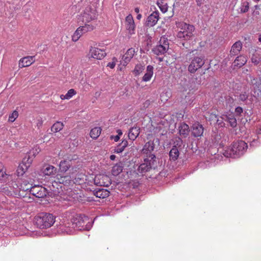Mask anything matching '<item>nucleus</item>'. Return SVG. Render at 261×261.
<instances>
[{"mask_svg": "<svg viewBox=\"0 0 261 261\" xmlns=\"http://www.w3.org/2000/svg\"><path fill=\"white\" fill-rule=\"evenodd\" d=\"M251 61L253 63H254L255 65H257L260 62V58L256 57L255 55H253L252 57L251 58Z\"/></svg>", "mask_w": 261, "mask_h": 261, "instance_id": "44", "label": "nucleus"}, {"mask_svg": "<svg viewBox=\"0 0 261 261\" xmlns=\"http://www.w3.org/2000/svg\"><path fill=\"white\" fill-rule=\"evenodd\" d=\"M140 134V127L138 126H134L129 128L128 130V137L130 140L134 141L139 136Z\"/></svg>", "mask_w": 261, "mask_h": 261, "instance_id": "17", "label": "nucleus"}, {"mask_svg": "<svg viewBox=\"0 0 261 261\" xmlns=\"http://www.w3.org/2000/svg\"><path fill=\"white\" fill-rule=\"evenodd\" d=\"M145 69V65L144 63H138L136 65L133 70V73L135 76L140 75Z\"/></svg>", "mask_w": 261, "mask_h": 261, "instance_id": "32", "label": "nucleus"}, {"mask_svg": "<svg viewBox=\"0 0 261 261\" xmlns=\"http://www.w3.org/2000/svg\"><path fill=\"white\" fill-rule=\"evenodd\" d=\"M96 184H97V185L98 184L100 186H108V184L105 185V182H101L100 181H99V182H96Z\"/></svg>", "mask_w": 261, "mask_h": 261, "instance_id": "55", "label": "nucleus"}, {"mask_svg": "<svg viewBox=\"0 0 261 261\" xmlns=\"http://www.w3.org/2000/svg\"><path fill=\"white\" fill-rule=\"evenodd\" d=\"M125 25L130 35H133L135 33V24L133 17L131 14H129L126 17Z\"/></svg>", "mask_w": 261, "mask_h": 261, "instance_id": "13", "label": "nucleus"}, {"mask_svg": "<svg viewBox=\"0 0 261 261\" xmlns=\"http://www.w3.org/2000/svg\"><path fill=\"white\" fill-rule=\"evenodd\" d=\"M89 218L84 215L76 214L73 216L70 222H64L59 226V229L67 234L72 233L75 230H89L91 225Z\"/></svg>", "mask_w": 261, "mask_h": 261, "instance_id": "1", "label": "nucleus"}, {"mask_svg": "<svg viewBox=\"0 0 261 261\" xmlns=\"http://www.w3.org/2000/svg\"><path fill=\"white\" fill-rule=\"evenodd\" d=\"M35 61V56H27L23 57L20 59L18 67L20 68L29 67L34 63Z\"/></svg>", "mask_w": 261, "mask_h": 261, "instance_id": "14", "label": "nucleus"}, {"mask_svg": "<svg viewBox=\"0 0 261 261\" xmlns=\"http://www.w3.org/2000/svg\"><path fill=\"white\" fill-rule=\"evenodd\" d=\"M249 3L247 1H243L241 3L240 7L241 12L242 13H246L249 10Z\"/></svg>", "mask_w": 261, "mask_h": 261, "instance_id": "38", "label": "nucleus"}, {"mask_svg": "<svg viewBox=\"0 0 261 261\" xmlns=\"http://www.w3.org/2000/svg\"><path fill=\"white\" fill-rule=\"evenodd\" d=\"M29 188L30 193L37 198H43L46 195V189L42 186L35 185Z\"/></svg>", "mask_w": 261, "mask_h": 261, "instance_id": "10", "label": "nucleus"}, {"mask_svg": "<svg viewBox=\"0 0 261 261\" xmlns=\"http://www.w3.org/2000/svg\"><path fill=\"white\" fill-rule=\"evenodd\" d=\"M158 5L159 6L161 11L163 13H165L168 10V7L166 4H164L163 3H162L161 4L160 3H158Z\"/></svg>", "mask_w": 261, "mask_h": 261, "instance_id": "42", "label": "nucleus"}, {"mask_svg": "<svg viewBox=\"0 0 261 261\" xmlns=\"http://www.w3.org/2000/svg\"><path fill=\"white\" fill-rule=\"evenodd\" d=\"M135 49L133 48H129L122 58L121 64L123 65H127L134 57L135 54Z\"/></svg>", "mask_w": 261, "mask_h": 261, "instance_id": "16", "label": "nucleus"}, {"mask_svg": "<svg viewBox=\"0 0 261 261\" xmlns=\"http://www.w3.org/2000/svg\"><path fill=\"white\" fill-rule=\"evenodd\" d=\"M115 65H116V64H115V62H109L107 66L109 67L111 69H113L115 67Z\"/></svg>", "mask_w": 261, "mask_h": 261, "instance_id": "49", "label": "nucleus"}, {"mask_svg": "<svg viewBox=\"0 0 261 261\" xmlns=\"http://www.w3.org/2000/svg\"><path fill=\"white\" fill-rule=\"evenodd\" d=\"M74 33L77 35L80 38L84 34L79 28L76 30Z\"/></svg>", "mask_w": 261, "mask_h": 261, "instance_id": "47", "label": "nucleus"}, {"mask_svg": "<svg viewBox=\"0 0 261 261\" xmlns=\"http://www.w3.org/2000/svg\"><path fill=\"white\" fill-rule=\"evenodd\" d=\"M31 187H33L32 185L26 184L25 181H23V183L21 185L20 189L24 191H28L29 190V192H30V189L29 188H31Z\"/></svg>", "mask_w": 261, "mask_h": 261, "instance_id": "41", "label": "nucleus"}, {"mask_svg": "<svg viewBox=\"0 0 261 261\" xmlns=\"http://www.w3.org/2000/svg\"><path fill=\"white\" fill-rule=\"evenodd\" d=\"M55 222V217L50 213H41L35 216L34 222L38 228L46 229L50 227Z\"/></svg>", "mask_w": 261, "mask_h": 261, "instance_id": "3", "label": "nucleus"}, {"mask_svg": "<svg viewBox=\"0 0 261 261\" xmlns=\"http://www.w3.org/2000/svg\"><path fill=\"white\" fill-rule=\"evenodd\" d=\"M168 48L169 42L168 39L164 37H162L159 41V44L154 46L152 51L154 54L159 56L164 55L167 52Z\"/></svg>", "mask_w": 261, "mask_h": 261, "instance_id": "8", "label": "nucleus"}, {"mask_svg": "<svg viewBox=\"0 0 261 261\" xmlns=\"http://www.w3.org/2000/svg\"><path fill=\"white\" fill-rule=\"evenodd\" d=\"M70 161L62 160L60 162L59 167L61 172H66L71 167Z\"/></svg>", "mask_w": 261, "mask_h": 261, "instance_id": "29", "label": "nucleus"}, {"mask_svg": "<svg viewBox=\"0 0 261 261\" xmlns=\"http://www.w3.org/2000/svg\"><path fill=\"white\" fill-rule=\"evenodd\" d=\"M156 157L153 154H150L149 156L144 160V163L141 164L138 169V172L143 174L149 171L154 164Z\"/></svg>", "mask_w": 261, "mask_h": 261, "instance_id": "7", "label": "nucleus"}, {"mask_svg": "<svg viewBox=\"0 0 261 261\" xmlns=\"http://www.w3.org/2000/svg\"><path fill=\"white\" fill-rule=\"evenodd\" d=\"M243 108L241 107H237L235 109V114L237 116H241V114L243 113Z\"/></svg>", "mask_w": 261, "mask_h": 261, "instance_id": "45", "label": "nucleus"}, {"mask_svg": "<svg viewBox=\"0 0 261 261\" xmlns=\"http://www.w3.org/2000/svg\"><path fill=\"white\" fill-rule=\"evenodd\" d=\"M134 11H135V12L137 14H139L140 12V9L138 7L135 8Z\"/></svg>", "mask_w": 261, "mask_h": 261, "instance_id": "56", "label": "nucleus"}, {"mask_svg": "<svg viewBox=\"0 0 261 261\" xmlns=\"http://www.w3.org/2000/svg\"><path fill=\"white\" fill-rule=\"evenodd\" d=\"M242 48V44L241 41H237L235 42L231 48L230 51V56H235L238 55Z\"/></svg>", "mask_w": 261, "mask_h": 261, "instance_id": "20", "label": "nucleus"}, {"mask_svg": "<svg viewBox=\"0 0 261 261\" xmlns=\"http://www.w3.org/2000/svg\"><path fill=\"white\" fill-rule=\"evenodd\" d=\"M179 135L182 138H186L190 132L189 127L188 124L183 122L181 123L178 127Z\"/></svg>", "mask_w": 261, "mask_h": 261, "instance_id": "21", "label": "nucleus"}, {"mask_svg": "<svg viewBox=\"0 0 261 261\" xmlns=\"http://www.w3.org/2000/svg\"><path fill=\"white\" fill-rule=\"evenodd\" d=\"M226 101L227 103L231 105L233 103L234 99L232 97L229 96L226 98Z\"/></svg>", "mask_w": 261, "mask_h": 261, "instance_id": "48", "label": "nucleus"}, {"mask_svg": "<svg viewBox=\"0 0 261 261\" xmlns=\"http://www.w3.org/2000/svg\"><path fill=\"white\" fill-rule=\"evenodd\" d=\"M128 142L126 140H123L114 149V152L116 153H121L128 146Z\"/></svg>", "mask_w": 261, "mask_h": 261, "instance_id": "27", "label": "nucleus"}, {"mask_svg": "<svg viewBox=\"0 0 261 261\" xmlns=\"http://www.w3.org/2000/svg\"><path fill=\"white\" fill-rule=\"evenodd\" d=\"M223 119L224 121H227L229 125L234 128L237 125V119L233 114H227L226 115H223Z\"/></svg>", "mask_w": 261, "mask_h": 261, "instance_id": "18", "label": "nucleus"}, {"mask_svg": "<svg viewBox=\"0 0 261 261\" xmlns=\"http://www.w3.org/2000/svg\"><path fill=\"white\" fill-rule=\"evenodd\" d=\"M80 24H84V25L80 26L79 27V29L81 30V31L84 34L88 32H90L93 31L96 27V24L92 22V23H79Z\"/></svg>", "mask_w": 261, "mask_h": 261, "instance_id": "19", "label": "nucleus"}, {"mask_svg": "<svg viewBox=\"0 0 261 261\" xmlns=\"http://www.w3.org/2000/svg\"><path fill=\"white\" fill-rule=\"evenodd\" d=\"M179 155V149L175 145L173 146L169 152V157L171 161H176Z\"/></svg>", "mask_w": 261, "mask_h": 261, "instance_id": "28", "label": "nucleus"}, {"mask_svg": "<svg viewBox=\"0 0 261 261\" xmlns=\"http://www.w3.org/2000/svg\"><path fill=\"white\" fill-rule=\"evenodd\" d=\"M251 83L255 93L257 91L261 92V78H253L251 80Z\"/></svg>", "mask_w": 261, "mask_h": 261, "instance_id": "24", "label": "nucleus"}, {"mask_svg": "<svg viewBox=\"0 0 261 261\" xmlns=\"http://www.w3.org/2000/svg\"><path fill=\"white\" fill-rule=\"evenodd\" d=\"M106 56L104 50L96 47H91L88 54L89 58H92L97 60H101Z\"/></svg>", "mask_w": 261, "mask_h": 261, "instance_id": "9", "label": "nucleus"}, {"mask_svg": "<svg viewBox=\"0 0 261 261\" xmlns=\"http://www.w3.org/2000/svg\"><path fill=\"white\" fill-rule=\"evenodd\" d=\"M254 2L255 3H257L258 2H259L260 0H253Z\"/></svg>", "mask_w": 261, "mask_h": 261, "instance_id": "63", "label": "nucleus"}, {"mask_svg": "<svg viewBox=\"0 0 261 261\" xmlns=\"http://www.w3.org/2000/svg\"><path fill=\"white\" fill-rule=\"evenodd\" d=\"M205 63L204 57L202 55L195 56L191 59L190 64L188 66V71L191 73H194L201 68Z\"/></svg>", "mask_w": 261, "mask_h": 261, "instance_id": "6", "label": "nucleus"}, {"mask_svg": "<svg viewBox=\"0 0 261 261\" xmlns=\"http://www.w3.org/2000/svg\"><path fill=\"white\" fill-rule=\"evenodd\" d=\"M102 178V179H105V178H108V177L106 176V175H99L98 176H96L95 177V181L96 182L97 179H99V178Z\"/></svg>", "mask_w": 261, "mask_h": 261, "instance_id": "53", "label": "nucleus"}, {"mask_svg": "<svg viewBox=\"0 0 261 261\" xmlns=\"http://www.w3.org/2000/svg\"><path fill=\"white\" fill-rule=\"evenodd\" d=\"M28 166L25 164L19 165L17 167L16 173L18 176H22L26 172Z\"/></svg>", "mask_w": 261, "mask_h": 261, "instance_id": "37", "label": "nucleus"}, {"mask_svg": "<svg viewBox=\"0 0 261 261\" xmlns=\"http://www.w3.org/2000/svg\"><path fill=\"white\" fill-rule=\"evenodd\" d=\"M154 143L153 141H149L146 142L143 146L142 152L143 153L150 155L151 152L154 150Z\"/></svg>", "mask_w": 261, "mask_h": 261, "instance_id": "22", "label": "nucleus"}, {"mask_svg": "<svg viewBox=\"0 0 261 261\" xmlns=\"http://www.w3.org/2000/svg\"><path fill=\"white\" fill-rule=\"evenodd\" d=\"M254 8L255 9L257 10V9H259V5H255L254 6Z\"/></svg>", "mask_w": 261, "mask_h": 261, "instance_id": "61", "label": "nucleus"}, {"mask_svg": "<svg viewBox=\"0 0 261 261\" xmlns=\"http://www.w3.org/2000/svg\"><path fill=\"white\" fill-rule=\"evenodd\" d=\"M71 180V176L69 175H63L62 173H58L56 176L54 180L55 184L59 183L64 185H68Z\"/></svg>", "mask_w": 261, "mask_h": 261, "instance_id": "15", "label": "nucleus"}, {"mask_svg": "<svg viewBox=\"0 0 261 261\" xmlns=\"http://www.w3.org/2000/svg\"><path fill=\"white\" fill-rule=\"evenodd\" d=\"M204 132V128L202 124L198 122L194 123L191 127L192 135L194 137H201Z\"/></svg>", "mask_w": 261, "mask_h": 261, "instance_id": "12", "label": "nucleus"}, {"mask_svg": "<svg viewBox=\"0 0 261 261\" xmlns=\"http://www.w3.org/2000/svg\"><path fill=\"white\" fill-rule=\"evenodd\" d=\"M247 148V144L245 141L238 140L234 142L230 148L225 150L224 155L227 158H239L244 154Z\"/></svg>", "mask_w": 261, "mask_h": 261, "instance_id": "2", "label": "nucleus"}, {"mask_svg": "<svg viewBox=\"0 0 261 261\" xmlns=\"http://www.w3.org/2000/svg\"><path fill=\"white\" fill-rule=\"evenodd\" d=\"M42 125V122H41L40 123L37 124V125Z\"/></svg>", "mask_w": 261, "mask_h": 261, "instance_id": "64", "label": "nucleus"}, {"mask_svg": "<svg viewBox=\"0 0 261 261\" xmlns=\"http://www.w3.org/2000/svg\"><path fill=\"white\" fill-rule=\"evenodd\" d=\"M76 94V92L73 89H70L65 95H61L60 98L62 100L69 99Z\"/></svg>", "mask_w": 261, "mask_h": 261, "instance_id": "34", "label": "nucleus"}, {"mask_svg": "<svg viewBox=\"0 0 261 261\" xmlns=\"http://www.w3.org/2000/svg\"><path fill=\"white\" fill-rule=\"evenodd\" d=\"M10 175L6 174L5 170L3 169V165L0 163V180L2 181H6Z\"/></svg>", "mask_w": 261, "mask_h": 261, "instance_id": "36", "label": "nucleus"}, {"mask_svg": "<svg viewBox=\"0 0 261 261\" xmlns=\"http://www.w3.org/2000/svg\"><path fill=\"white\" fill-rule=\"evenodd\" d=\"M117 133H118V135H119V137L122 135V132L121 131V130L120 129H118L117 131Z\"/></svg>", "mask_w": 261, "mask_h": 261, "instance_id": "59", "label": "nucleus"}, {"mask_svg": "<svg viewBox=\"0 0 261 261\" xmlns=\"http://www.w3.org/2000/svg\"><path fill=\"white\" fill-rule=\"evenodd\" d=\"M18 117V112L16 110H15L12 112V113L10 114L8 121L11 122H13Z\"/></svg>", "mask_w": 261, "mask_h": 261, "instance_id": "40", "label": "nucleus"}, {"mask_svg": "<svg viewBox=\"0 0 261 261\" xmlns=\"http://www.w3.org/2000/svg\"><path fill=\"white\" fill-rule=\"evenodd\" d=\"M80 39V37L76 35V34H75L74 33L73 34L72 36V40L74 42H76L79 39Z\"/></svg>", "mask_w": 261, "mask_h": 261, "instance_id": "50", "label": "nucleus"}, {"mask_svg": "<svg viewBox=\"0 0 261 261\" xmlns=\"http://www.w3.org/2000/svg\"><path fill=\"white\" fill-rule=\"evenodd\" d=\"M247 62V58L244 56L237 57L233 62V66L237 67H241Z\"/></svg>", "mask_w": 261, "mask_h": 261, "instance_id": "25", "label": "nucleus"}, {"mask_svg": "<svg viewBox=\"0 0 261 261\" xmlns=\"http://www.w3.org/2000/svg\"><path fill=\"white\" fill-rule=\"evenodd\" d=\"M260 144V137L257 136V138H253L250 141V146L255 147L258 146Z\"/></svg>", "mask_w": 261, "mask_h": 261, "instance_id": "39", "label": "nucleus"}, {"mask_svg": "<svg viewBox=\"0 0 261 261\" xmlns=\"http://www.w3.org/2000/svg\"><path fill=\"white\" fill-rule=\"evenodd\" d=\"M142 18V15L140 13L137 14V16L136 17V18L138 20H140Z\"/></svg>", "mask_w": 261, "mask_h": 261, "instance_id": "58", "label": "nucleus"}, {"mask_svg": "<svg viewBox=\"0 0 261 261\" xmlns=\"http://www.w3.org/2000/svg\"><path fill=\"white\" fill-rule=\"evenodd\" d=\"M253 15H258L259 14V12L258 11H254L253 12Z\"/></svg>", "mask_w": 261, "mask_h": 261, "instance_id": "60", "label": "nucleus"}, {"mask_svg": "<svg viewBox=\"0 0 261 261\" xmlns=\"http://www.w3.org/2000/svg\"><path fill=\"white\" fill-rule=\"evenodd\" d=\"M153 74V67L151 65H148L146 67V72L142 77V81L143 82L149 81Z\"/></svg>", "mask_w": 261, "mask_h": 261, "instance_id": "23", "label": "nucleus"}, {"mask_svg": "<svg viewBox=\"0 0 261 261\" xmlns=\"http://www.w3.org/2000/svg\"><path fill=\"white\" fill-rule=\"evenodd\" d=\"M64 124L60 121H57L51 127V132L57 133L62 130L63 128Z\"/></svg>", "mask_w": 261, "mask_h": 261, "instance_id": "35", "label": "nucleus"}, {"mask_svg": "<svg viewBox=\"0 0 261 261\" xmlns=\"http://www.w3.org/2000/svg\"><path fill=\"white\" fill-rule=\"evenodd\" d=\"M258 41L261 43V36H260L258 38Z\"/></svg>", "mask_w": 261, "mask_h": 261, "instance_id": "62", "label": "nucleus"}, {"mask_svg": "<svg viewBox=\"0 0 261 261\" xmlns=\"http://www.w3.org/2000/svg\"><path fill=\"white\" fill-rule=\"evenodd\" d=\"M111 138L112 139H113V140H114V141L115 142H117V141H118V140H119V139H120V137H119V135H116V136H112L111 137Z\"/></svg>", "mask_w": 261, "mask_h": 261, "instance_id": "51", "label": "nucleus"}, {"mask_svg": "<svg viewBox=\"0 0 261 261\" xmlns=\"http://www.w3.org/2000/svg\"><path fill=\"white\" fill-rule=\"evenodd\" d=\"M248 98V95L245 92H242L239 95V99L242 101H245Z\"/></svg>", "mask_w": 261, "mask_h": 261, "instance_id": "43", "label": "nucleus"}, {"mask_svg": "<svg viewBox=\"0 0 261 261\" xmlns=\"http://www.w3.org/2000/svg\"><path fill=\"white\" fill-rule=\"evenodd\" d=\"M56 172L57 168L52 165H48L44 168L43 171L44 174L48 176L55 175Z\"/></svg>", "mask_w": 261, "mask_h": 261, "instance_id": "31", "label": "nucleus"}, {"mask_svg": "<svg viewBox=\"0 0 261 261\" xmlns=\"http://www.w3.org/2000/svg\"><path fill=\"white\" fill-rule=\"evenodd\" d=\"M115 158H116V156L114 154H112V155H111L110 156V159L112 160V161H113L115 159Z\"/></svg>", "mask_w": 261, "mask_h": 261, "instance_id": "57", "label": "nucleus"}, {"mask_svg": "<svg viewBox=\"0 0 261 261\" xmlns=\"http://www.w3.org/2000/svg\"><path fill=\"white\" fill-rule=\"evenodd\" d=\"M97 19V14L95 9L91 7L86 8L84 12L77 17L78 23H90L91 21Z\"/></svg>", "mask_w": 261, "mask_h": 261, "instance_id": "4", "label": "nucleus"}, {"mask_svg": "<svg viewBox=\"0 0 261 261\" xmlns=\"http://www.w3.org/2000/svg\"><path fill=\"white\" fill-rule=\"evenodd\" d=\"M159 12L158 11L153 12L147 18L145 25L148 28L154 26L159 19Z\"/></svg>", "mask_w": 261, "mask_h": 261, "instance_id": "11", "label": "nucleus"}, {"mask_svg": "<svg viewBox=\"0 0 261 261\" xmlns=\"http://www.w3.org/2000/svg\"><path fill=\"white\" fill-rule=\"evenodd\" d=\"M94 195L98 198H105L109 196L110 192L104 189H99L94 191Z\"/></svg>", "mask_w": 261, "mask_h": 261, "instance_id": "26", "label": "nucleus"}, {"mask_svg": "<svg viewBox=\"0 0 261 261\" xmlns=\"http://www.w3.org/2000/svg\"><path fill=\"white\" fill-rule=\"evenodd\" d=\"M197 5L200 7L202 4V0H196Z\"/></svg>", "mask_w": 261, "mask_h": 261, "instance_id": "54", "label": "nucleus"}, {"mask_svg": "<svg viewBox=\"0 0 261 261\" xmlns=\"http://www.w3.org/2000/svg\"><path fill=\"white\" fill-rule=\"evenodd\" d=\"M223 121L224 120L223 119V116L220 117V118H218L217 120V123L220 125L221 126H223L225 125V123H224Z\"/></svg>", "mask_w": 261, "mask_h": 261, "instance_id": "46", "label": "nucleus"}, {"mask_svg": "<svg viewBox=\"0 0 261 261\" xmlns=\"http://www.w3.org/2000/svg\"><path fill=\"white\" fill-rule=\"evenodd\" d=\"M256 134L258 136L261 135V125L257 127V129H256Z\"/></svg>", "mask_w": 261, "mask_h": 261, "instance_id": "52", "label": "nucleus"}, {"mask_svg": "<svg viewBox=\"0 0 261 261\" xmlns=\"http://www.w3.org/2000/svg\"><path fill=\"white\" fill-rule=\"evenodd\" d=\"M101 129L99 127H95L92 128L90 133V137L94 139H97L101 134Z\"/></svg>", "mask_w": 261, "mask_h": 261, "instance_id": "33", "label": "nucleus"}, {"mask_svg": "<svg viewBox=\"0 0 261 261\" xmlns=\"http://www.w3.org/2000/svg\"><path fill=\"white\" fill-rule=\"evenodd\" d=\"M195 27L193 25L184 23L181 30L178 32L177 36L178 38L183 39L185 40H190L194 36Z\"/></svg>", "mask_w": 261, "mask_h": 261, "instance_id": "5", "label": "nucleus"}, {"mask_svg": "<svg viewBox=\"0 0 261 261\" xmlns=\"http://www.w3.org/2000/svg\"><path fill=\"white\" fill-rule=\"evenodd\" d=\"M123 169V166L121 163L116 164L112 168V174L114 176H117L122 172Z\"/></svg>", "mask_w": 261, "mask_h": 261, "instance_id": "30", "label": "nucleus"}]
</instances>
